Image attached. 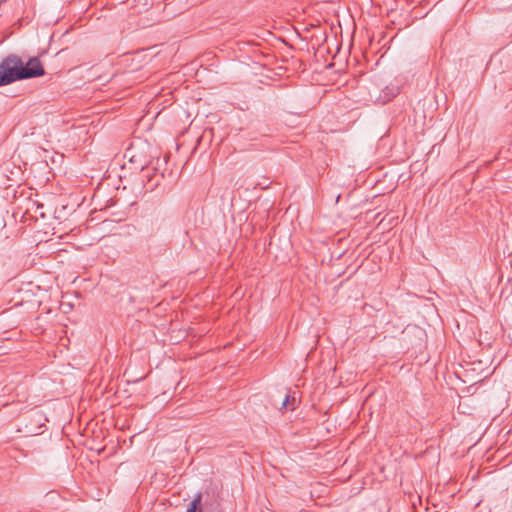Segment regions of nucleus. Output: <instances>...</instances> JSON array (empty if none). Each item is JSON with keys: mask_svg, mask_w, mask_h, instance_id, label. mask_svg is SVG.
I'll list each match as a JSON object with an SVG mask.
<instances>
[{"mask_svg": "<svg viewBox=\"0 0 512 512\" xmlns=\"http://www.w3.org/2000/svg\"><path fill=\"white\" fill-rule=\"evenodd\" d=\"M43 74L44 69L38 59H30L24 66L20 58L10 56L0 64V86L10 84L15 80L38 77Z\"/></svg>", "mask_w": 512, "mask_h": 512, "instance_id": "1", "label": "nucleus"}, {"mask_svg": "<svg viewBox=\"0 0 512 512\" xmlns=\"http://www.w3.org/2000/svg\"><path fill=\"white\" fill-rule=\"evenodd\" d=\"M201 502V496L197 495V497L191 502L190 507L186 512H197L199 505Z\"/></svg>", "mask_w": 512, "mask_h": 512, "instance_id": "2", "label": "nucleus"}, {"mask_svg": "<svg viewBox=\"0 0 512 512\" xmlns=\"http://www.w3.org/2000/svg\"><path fill=\"white\" fill-rule=\"evenodd\" d=\"M289 401H290V396H286V398L284 399V401L282 403V407L283 408L287 407L289 404Z\"/></svg>", "mask_w": 512, "mask_h": 512, "instance_id": "3", "label": "nucleus"}]
</instances>
